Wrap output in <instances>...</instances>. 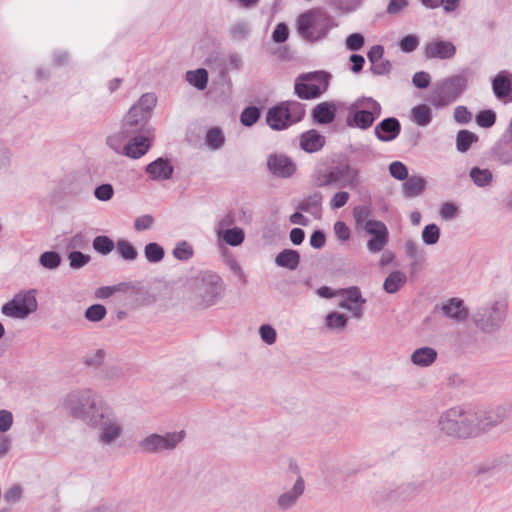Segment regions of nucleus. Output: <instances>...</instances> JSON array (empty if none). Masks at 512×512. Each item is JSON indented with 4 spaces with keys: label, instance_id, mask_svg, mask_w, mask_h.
<instances>
[{
    "label": "nucleus",
    "instance_id": "obj_1",
    "mask_svg": "<svg viewBox=\"0 0 512 512\" xmlns=\"http://www.w3.org/2000/svg\"><path fill=\"white\" fill-rule=\"evenodd\" d=\"M189 301L195 308L206 309L215 305L224 292L222 278L211 271H201L186 282Z\"/></svg>",
    "mask_w": 512,
    "mask_h": 512
},
{
    "label": "nucleus",
    "instance_id": "obj_2",
    "mask_svg": "<svg viewBox=\"0 0 512 512\" xmlns=\"http://www.w3.org/2000/svg\"><path fill=\"white\" fill-rule=\"evenodd\" d=\"M478 413L456 406L443 412L438 420L440 430L448 436L470 438L479 435Z\"/></svg>",
    "mask_w": 512,
    "mask_h": 512
},
{
    "label": "nucleus",
    "instance_id": "obj_3",
    "mask_svg": "<svg viewBox=\"0 0 512 512\" xmlns=\"http://www.w3.org/2000/svg\"><path fill=\"white\" fill-rule=\"evenodd\" d=\"M157 103L154 93L143 94L124 117L120 134L129 138L136 134H150L149 120Z\"/></svg>",
    "mask_w": 512,
    "mask_h": 512
},
{
    "label": "nucleus",
    "instance_id": "obj_4",
    "mask_svg": "<svg viewBox=\"0 0 512 512\" xmlns=\"http://www.w3.org/2000/svg\"><path fill=\"white\" fill-rule=\"evenodd\" d=\"M334 26V18L319 7L301 13L296 20L297 33L310 43L326 38Z\"/></svg>",
    "mask_w": 512,
    "mask_h": 512
},
{
    "label": "nucleus",
    "instance_id": "obj_5",
    "mask_svg": "<svg viewBox=\"0 0 512 512\" xmlns=\"http://www.w3.org/2000/svg\"><path fill=\"white\" fill-rule=\"evenodd\" d=\"M104 405L102 399L90 389L71 391L63 400V407L68 410L69 414L86 424L92 415L96 414V410Z\"/></svg>",
    "mask_w": 512,
    "mask_h": 512
},
{
    "label": "nucleus",
    "instance_id": "obj_6",
    "mask_svg": "<svg viewBox=\"0 0 512 512\" xmlns=\"http://www.w3.org/2000/svg\"><path fill=\"white\" fill-rule=\"evenodd\" d=\"M382 114V107L372 97H358L348 108L346 124L351 128L369 129Z\"/></svg>",
    "mask_w": 512,
    "mask_h": 512
},
{
    "label": "nucleus",
    "instance_id": "obj_7",
    "mask_svg": "<svg viewBox=\"0 0 512 512\" xmlns=\"http://www.w3.org/2000/svg\"><path fill=\"white\" fill-rule=\"evenodd\" d=\"M467 87L468 78L464 72L449 76L434 84L429 101L435 108H444L455 102Z\"/></svg>",
    "mask_w": 512,
    "mask_h": 512
},
{
    "label": "nucleus",
    "instance_id": "obj_8",
    "mask_svg": "<svg viewBox=\"0 0 512 512\" xmlns=\"http://www.w3.org/2000/svg\"><path fill=\"white\" fill-rule=\"evenodd\" d=\"M87 425L99 431L98 441L104 445L114 443L123 432L117 416L106 403L96 410V414L92 415Z\"/></svg>",
    "mask_w": 512,
    "mask_h": 512
},
{
    "label": "nucleus",
    "instance_id": "obj_9",
    "mask_svg": "<svg viewBox=\"0 0 512 512\" xmlns=\"http://www.w3.org/2000/svg\"><path fill=\"white\" fill-rule=\"evenodd\" d=\"M332 75L324 70L300 74L294 83V93L302 100L317 99L329 88Z\"/></svg>",
    "mask_w": 512,
    "mask_h": 512
},
{
    "label": "nucleus",
    "instance_id": "obj_10",
    "mask_svg": "<svg viewBox=\"0 0 512 512\" xmlns=\"http://www.w3.org/2000/svg\"><path fill=\"white\" fill-rule=\"evenodd\" d=\"M185 431L166 432L165 434L152 433L138 443L139 449L148 454H158L174 450L185 438Z\"/></svg>",
    "mask_w": 512,
    "mask_h": 512
},
{
    "label": "nucleus",
    "instance_id": "obj_11",
    "mask_svg": "<svg viewBox=\"0 0 512 512\" xmlns=\"http://www.w3.org/2000/svg\"><path fill=\"white\" fill-rule=\"evenodd\" d=\"M35 294L36 290L33 289L15 294L10 301L2 305V314L14 319H24L28 317L38 308Z\"/></svg>",
    "mask_w": 512,
    "mask_h": 512
},
{
    "label": "nucleus",
    "instance_id": "obj_12",
    "mask_svg": "<svg viewBox=\"0 0 512 512\" xmlns=\"http://www.w3.org/2000/svg\"><path fill=\"white\" fill-rule=\"evenodd\" d=\"M505 317V311L495 303L491 308L478 310L473 316V321L480 330L491 333L499 329Z\"/></svg>",
    "mask_w": 512,
    "mask_h": 512
},
{
    "label": "nucleus",
    "instance_id": "obj_13",
    "mask_svg": "<svg viewBox=\"0 0 512 512\" xmlns=\"http://www.w3.org/2000/svg\"><path fill=\"white\" fill-rule=\"evenodd\" d=\"M364 229L371 235L367 241L368 250L372 253L382 251L389 241V231L385 223L380 220H368Z\"/></svg>",
    "mask_w": 512,
    "mask_h": 512
},
{
    "label": "nucleus",
    "instance_id": "obj_14",
    "mask_svg": "<svg viewBox=\"0 0 512 512\" xmlns=\"http://www.w3.org/2000/svg\"><path fill=\"white\" fill-rule=\"evenodd\" d=\"M489 159L503 166H512V132L506 128L489 151Z\"/></svg>",
    "mask_w": 512,
    "mask_h": 512
},
{
    "label": "nucleus",
    "instance_id": "obj_15",
    "mask_svg": "<svg viewBox=\"0 0 512 512\" xmlns=\"http://www.w3.org/2000/svg\"><path fill=\"white\" fill-rule=\"evenodd\" d=\"M267 167L272 175L282 179L292 177L297 169L295 162L290 157L278 153L268 156Z\"/></svg>",
    "mask_w": 512,
    "mask_h": 512
},
{
    "label": "nucleus",
    "instance_id": "obj_16",
    "mask_svg": "<svg viewBox=\"0 0 512 512\" xmlns=\"http://www.w3.org/2000/svg\"><path fill=\"white\" fill-rule=\"evenodd\" d=\"M287 106L282 101L267 110L266 123L272 130L282 131L293 125Z\"/></svg>",
    "mask_w": 512,
    "mask_h": 512
},
{
    "label": "nucleus",
    "instance_id": "obj_17",
    "mask_svg": "<svg viewBox=\"0 0 512 512\" xmlns=\"http://www.w3.org/2000/svg\"><path fill=\"white\" fill-rule=\"evenodd\" d=\"M456 54V46L449 40L433 39L424 46V56L427 59H451Z\"/></svg>",
    "mask_w": 512,
    "mask_h": 512
},
{
    "label": "nucleus",
    "instance_id": "obj_18",
    "mask_svg": "<svg viewBox=\"0 0 512 512\" xmlns=\"http://www.w3.org/2000/svg\"><path fill=\"white\" fill-rule=\"evenodd\" d=\"M438 308L442 311L446 318L453 320L456 323L465 322L469 318V310L464 304V300L457 297L449 298L440 306L436 305L434 310Z\"/></svg>",
    "mask_w": 512,
    "mask_h": 512
},
{
    "label": "nucleus",
    "instance_id": "obj_19",
    "mask_svg": "<svg viewBox=\"0 0 512 512\" xmlns=\"http://www.w3.org/2000/svg\"><path fill=\"white\" fill-rule=\"evenodd\" d=\"M149 179L153 181L170 180L174 174V166L171 160L165 157H158L154 161L148 163L144 168Z\"/></svg>",
    "mask_w": 512,
    "mask_h": 512
},
{
    "label": "nucleus",
    "instance_id": "obj_20",
    "mask_svg": "<svg viewBox=\"0 0 512 512\" xmlns=\"http://www.w3.org/2000/svg\"><path fill=\"white\" fill-rule=\"evenodd\" d=\"M492 90L495 97L508 103L512 101V73L507 70L499 71L492 79Z\"/></svg>",
    "mask_w": 512,
    "mask_h": 512
},
{
    "label": "nucleus",
    "instance_id": "obj_21",
    "mask_svg": "<svg viewBox=\"0 0 512 512\" xmlns=\"http://www.w3.org/2000/svg\"><path fill=\"white\" fill-rule=\"evenodd\" d=\"M62 190L65 196L77 199H83L89 194L86 177L78 174L67 175L62 181Z\"/></svg>",
    "mask_w": 512,
    "mask_h": 512
},
{
    "label": "nucleus",
    "instance_id": "obj_22",
    "mask_svg": "<svg viewBox=\"0 0 512 512\" xmlns=\"http://www.w3.org/2000/svg\"><path fill=\"white\" fill-rule=\"evenodd\" d=\"M305 491V481L299 476L293 487L280 494L276 500V506L281 511H288L295 507Z\"/></svg>",
    "mask_w": 512,
    "mask_h": 512
},
{
    "label": "nucleus",
    "instance_id": "obj_23",
    "mask_svg": "<svg viewBox=\"0 0 512 512\" xmlns=\"http://www.w3.org/2000/svg\"><path fill=\"white\" fill-rule=\"evenodd\" d=\"M401 123L398 118L391 116L384 118L374 127V134L381 142H391L401 133Z\"/></svg>",
    "mask_w": 512,
    "mask_h": 512
},
{
    "label": "nucleus",
    "instance_id": "obj_24",
    "mask_svg": "<svg viewBox=\"0 0 512 512\" xmlns=\"http://www.w3.org/2000/svg\"><path fill=\"white\" fill-rule=\"evenodd\" d=\"M148 135L136 134L130 136V140L124 145L122 153L131 159H139L144 156L151 147Z\"/></svg>",
    "mask_w": 512,
    "mask_h": 512
},
{
    "label": "nucleus",
    "instance_id": "obj_25",
    "mask_svg": "<svg viewBox=\"0 0 512 512\" xmlns=\"http://www.w3.org/2000/svg\"><path fill=\"white\" fill-rule=\"evenodd\" d=\"M343 180L341 160L337 165H331L325 169H319L316 172V185L318 187H327L330 185L341 187Z\"/></svg>",
    "mask_w": 512,
    "mask_h": 512
},
{
    "label": "nucleus",
    "instance_id": "obj_26",
    "mask_svg": "<svg viewBox=\"0 0 512 512\" xmlns=\"http://www.w3.org/2000/svg\"><path fill=\"white\" fill-rule=\"evenodd\" d=\"M337 106L333 101H325L317 104L311 112L312 119L319 125L332 123L336 118Z\"/></svg>",
    "mask_w": 512,
    "mask_h": 512
},
{
    "label": "nucleus",
    "instance_id": "obj_27",
    "mask_svg": "<svg viewBox=\"0 0 512 512\" xmlns=\"http://www.w3.org/2000/svg\"><path fill=\"white\" fill-rule=\"evenodd\" d=\"M506 418V409L497 407L484 413H478L479 434L499 425Z\"/></svg>",
    "mask_w": 512,
    "mask_h": 512
},
{
    "label": "nucleus",
    "instance_id": "obj_28",
    "mask_svg": "<svg viewBox=\"0 0 512 512\" xmlns=\"http://www.w3.org/2000/svg\"><path fill=\"white\" fill-rule=\"evenodd\" d=\"M325 137L317 130L310 129L300 136V148L307 153H315L325 145Z\"/></svg>",
    "mask_w": 512,
    "mask_h": 512
},
{
    "label": "nucleus",
    "instance_id": "obj_29",
    "mask_svg": "<svg viewBox=\"0 0 512 512\" xmlns=\"http://www.w3.org/2000/svg\"><path fill=\"white\" fill-rule=\"evenodd\" d=\"M299 251L291 248H285L280 251L275 257V264L280 268H285L294 271L300 264Z\"/></svg>",
    "mask_w": 512,
    "mask_h": 512
},
{
    "label": "nucleus",
    "instance_id": "obj_30",
    "mask_svg": "<svg viewBox=\"0 0 512 512\" xmlns=\"http://www.w3.org/2000/svg\"><path fill=\"white\" fill-rule=\"evenodd\" d=\"M402 184V192L406 198H414L421 195L425 189L427 182L426 180L417 175H413L404 180Z\"/></svg>",
    "mask_w": 512,
    "mask_h": 512
},
{
    "label": "nucleus",
    "instance_id": "obj_31",
    "mask_svg": "<svg viewBox=\"0 0 512 512\" xmlns=\"http://www.w3.org/2000/svg\"><path fill=\"white\" fill-rule=\"evenodd\" d=\"M437 355V351L432 347H420L411 354V362L419 367H428L436 361Z\"/></svg>",
    "mask_w": 512,
    "mask_h": 512
},
{
    "label": "nucleus",
    "instance_id": "obj_32",
    "mask_svg": "<svg viewBox=\"0 0 512 512\" xmlns=\"http://www.w3.org/2000/svg\"><path fill=\"white\" fill-rule=\"evenodd\" d=\"M426 487L425 481H412L407 483L400 484V490L398 491V497H400L401 502H407L414 499L421 492L424 491Z\"/></svg>",
    "mask_w": 512,
    "mask_h": 512
},
{
    "label": "nucleus",
    "instance_id": "obj_33",
    "mask_svg": "<svg viewBox=\"0 0 512 512\" xmlns=\"http://www.w3.org/2000/svg\"><path fill=\"white\" fill-rule=\"evenodd\" d=\"M407 276L400 270L392 271L384 280L383 290L388 294L397 293L406 283Z\"/></svg>",
    "mask_w": 512,
    "mask_h": 512
},
{
    "label": "nucleus",
    "instance_id": "obj_34",
    "mask_svg": "<svg viewBox=\"0 0 512 512\" xmlns=\"http://www.w3.org/2000/svg\"><path fill=\"white\" fill-rule=\"evenodd\" d=\"M478 141L479 136L476 133L467 129H461L456 134V149L460 153H466Z\"/></svg>",
    "mask_w": 512,
    "mask_h": 512
},
{
    "label": "nucleus",
    "instance_id": "obj_35",
    "mask_svg": "<svg viewBox=\"0 0 512 512\" xmlns=\"http://www.w3.org/2000/svg\"><path fill=\"white\" fill-rule=\"evenodd\" d=\"M341 166L344 179L341 187L357 186L359 184L360 170L357 167H353L347 157L341 158Z\"/></svg>",
    "mask_w": 512,
    "mask_h": 512
},
{
    "label": "nucleus",
    "instance_id": "obj_36",
    "mask_svg": "<svg viewBox=\"0 0 512 512\" xmlns=\"http://www.w3.org/2000/svg\"><path fill=\"white\" fill-rule=\"evenodd\" d=\"M432 109L429 105L422 103L411 109V120L418 126L425 127L432 121Z\"/></svg>",
    "mask_w": 512,
    "mask_h": 512
},
{
    "label": "nucleus",
    "instance_id": "obj_37",
    "mask_svg": "<svg viewBox=\"0 0 512 512\" xmlns=\"http://www.w3.org/2000/svg\"><path fill=\"white\" fill-rule=\"evenodd\" d=\"M186 81L197 90L203 91L207 88L209 75L205 68H198L186 72Z\"/></svg>",
    "mask_w": 512,
    "mask_h": 512
},
{
    "label": "nucleus",
    "instance_id": "obj_38",
    "mask_svg": "<svg viewBox=\"0 0 512 512\" xmlns=\"http://www.w3.org/2000/svg\"><path fill=\"white\" fill-rule=\"evenodd\" d=\"M469 177L472 182L480 188L489 186L493 181V174L488 168L474 166L469 171Z\"/></svg>",
    "mask_w": 512,
    "mask_h": 512
},
{
    "label": "nucleus",
    "instance_id": "obj_39",
    "mask_svg": "<svg viewBox=\"0 0 512 512\" xmlns=\"http://www.w3.org/2000/svg\"><path fill=\"white\" fill-rule=\"evenodd\" d=\"M204 141L211 150H219L225 144V135L220 127H211L207 130Z\"/></svg>",
    "mask_w": 512,
    "mask_h": 512
},
{
    "label": "nucleus",
    "instance_id": "obj_40",
    "mask_svg": "<svg viewBox=\"0 0 512 512\" xmlns=\"http://www.w3.org/2000/svg\"><path fill=\"white\" fill-rule=\"evenodd\" d=\"M115 248L119 257L127 262L135 261L139 255L135 246L126 239H118Z\"/></svg>",
    "mask_w": 512,
    "mask_h": 512
},
{
    "label": "nucleus",
    "instance_id": "obj_41",
    "mask_svg": "<svg viewBox=\"0 0 512 512\" xmlns=\"http://www.w3.org/2000/svg\"><path fill=\"white\" fill-rule=\"evenodd\" d=\"M322 194L319 191L314 192L299 202L297 210L314 215V210H318L322 204Z\"/></svg>",
    "mask_w": 512,
    "mask_h": 512
},
{
    "label": "nucleus",
    "instance_id": "obj_42",
    "mask_svg": "<svg viewBox=\"0 0 512 512\" xmlns=\"http://www.w3.org/2000/svg\"><path fill=\"white\" fill-rule=\"evenodd\" d=\"M400 490V484H390L388 486H383L379 490L375 492V501L377 502H401L400 497H398V491Z\"/></svg>",
    "mask_w": 512,
    "mask_h": 512
},
{
    "label": "nucleus",
    "instance_id": "obj_43",
    "mask_svg": "<svg viewBox=\"0 0 512 512\" xmlns=\"http://www.w3.org/2000/svg\"><path fill=\"white\" fill-rule=\"evenodd\" d=\"M116 243L107 235H98L92 241L93 249L100 255L106 256L111 253Z\"/></svg>",
    "mask_w": 512,
    "mask_h": 512
},
{
    "label": "nucleus",
    "instance_id": "obj_44",
    "mask_svg": "<svg viewBox=\"0 0 512 512\" xmlns=\"http://www.w3.org/2000/svg\"><path fill=\"white\" fill-rule=\"evenodd\" d=\"M222 239L226 244L237 247L244 242L245 233L242 228L235 226L226 229L222 234Z\"/></svg>",
    "mask_w": 512,
    "mask_h": 512
},
{
    "label": "nucleus",
    "instance_id": "obj_45",
    "mask_svg": "<svg viewBox=\"0 0 512 512\" xmlns=\"http://www.w3.org/2000/svg\"><path fill=\"white\" fill-rule=\"evenodd\" d=\"M144 256L149 263H159L165 256V250L159 243L150 242L144 247Z\"/></svg>",
    "mask_w": 512,
    "mask_h": 512
},
{
    "label": "nucleus",
    "instance_id": "obj_46",
    "mask_svg": "<svg viewBox=\"0 0 512 512\" xmlns=\"http://www.w3.org/2000/svg\"><path fill=\"white\" fill-rule=\"evenodd\" d=\"M497 115L493 109H483L475 115L476 124L484 129L493 127L496 123Z\"/></svg>",
    "mask_w": 512,
    "mask_h": 512
},
{
    "label": "nucleus",
    "instance_id": "obj_47",
    "mask_svg": "<svg viewBox=\"0 0 512 512\" xmlns=\"http://www.w3.org/2000/svg\"><path fill=\"white\" fill-rule=\"evenodd\" d=\"M339 295L344 296L351 305L365 304L366 299L362 296L361 290L358 286H350L347 288L339 289Z\"/></svg>",
    "mask_w": 512,
    "mask_h": 512
},
{
    "label": "nucleus",
    "instance_id": "obj_48",
    "mask_svg": "<svg viewBox=\"0 0 512 512\" xmlns=\"http://www.w3.org/2000/svg\"><path fill=\"white\" fill-rule=\"evenodd\" d=\"M261 116V108L257 106H247L240 114V122L245 127H252Z\"/></svg>",
    "mask_w": 512,
    "mask_h": 512
},
{
    "label": "nucleus",
    "instance_id": "obj_49",
    "mask_svg": "<svg viewBox=\"0 0 512 512\" xmlns=\"http://www.w3.org/2000/svg\"><path fill=\"white\" fill-rule=\"evenodd\" d=\"M62 258L56 251H45L39 257L40 265L49 270L58 268L61 264Z\"/></svg>",
    "mask_w": 512,
    "mask_h": 512
},
{
    "label": "nucleus",
    "instance_id": "obj_50",
    "mask_svg": "<svg viewBox=\"0 0 512 512\" xmlns=\"http://www.w3.org/2000/svg\"><path fill=\"white\" fill-rule=\"evenodd\" d=\"M440 234L439 226L435 223H430L423 228L421 238L424 244L435 245L439 241Z\"/></svg>",
    "mask_w": 512,
    "mask_h": 512
},
{
    "label": "nucleus",
    "instance_id": "obj_51",
    "mask_svg": "<svg viewBox=\"0 0 512 512\" xmlns=\"http://www.w3.org/2000/svg\"><path fill=\"white\" fill-rule=\"evenodd\" d=\"M173 256L180 261H188L194 255L193 247L185 240L176 243L173 251Z\"/></svg>",
    "mask_w": 512,
    "mask_h": 512
},
{
    "label": "nucleus",
    "instance_id": "obj_52",
    "mask_svg": "<svg viewBox=\"0 0 512 512\" xmlns=\"http://www.w3.org/2000/svg\"><path fill=\"white\" fill-rule=\"evenodd\" d=\"M107 309L103 304H92L84 312V317L90 322H100L105 318Z\"/></svg>",
    "mask_w": 512,
    "mask_h": 512
},
{
    "label": "nucleus",
    "instance_id": "obj_53",
    "mask_svg": "<svg viewBox=\"0 0 512 512\" xmlns=\"http://www.w3.org/2000/svg\"><path fill=\"white\" fill-rule=\"evenodd\" d=\"M348 324V317L340 312L332 311L326 315V327L329 329H344Z\"/></svg>",
    "mask_w": 512,
    "mask_h": 512
},
{
    "label": "nucleus",
    "instance_id": "obj_54",
    "mask_svg": "<svg viewBox=\"0 0 512 512\" xmlns=\"http://www.w3.org/2000/svg\"><path fill=\"white\" fill-rule=\"evenodd\" d=\"M69 266L71 269L77 270L87 265L91 257L88 254H84L78 250H72L68 253Z\"/></svg>",
    "mask_w": 512,
    "mask_h": 512
},
{
    "label": "nucleus",
    "instance_id": "obj_55",
    "mask_svg": "<svg viewBox=\"0 0 512 512\" xmlns=\"http://www.w3.org/2000/svg\"><path fill=\"white\" fill-rule=\"evenodd\" d=\"M284 102L288 105L287 108L293 124L300 122L306 113L304 104L294 100H287Z\"/></svg>",
    "mask_w": 512,
    "mask_h": 512
},
{
    "label": "nucleus",
    "instance_id": "obj_56",
    "mask_svg": "<svg viewBox=\"0 0 512 512\" xmlns=\"http://www.w3.org/2000/svg\"><path fill=\"white\" fill-rule=\"evenodd\" d=\"M419 43L420 40L416 34H407L399 40L398 47L404 53H412L418 48Z\"/></svg>",
    "mask_w": 512,
    "mask_h": 512
},
{
    "label": "nucleus",
    "instance_id": "obj_57",
    "mask_svg": "<svg viewBox=\"0 0 512 512\" xmlns=\"http://www.w3.org/2000/svg\"><path fill=\"white\" fill-rule=\"evenodd\" d=\"M390 175L399 181H404L409 177L407 166L401 161H393L388 167Z\"/></svg>",
    "mask_w": 512,
    "mask_h": 512
},
{
    "label": "nucleus",
    "instance_id": "obj_58",
    "mask_svg": "<svg viewBox=\"0 0 512 512\" xmlns=\"http://www.w3.org/2000/svg\"><path fill=\"white\" fill-rule=\"evenodd\" d=\"M114 193V187L110 183H102L97 185L94 189V197L101 202H107L111 200L114 196Z\"/></svg>",
    "mask_w": 512,
    "mask_h": 512
},
{
    "label": "nucleus",
    "instance_id": "obj_59",
    "mask_svg": "<svg viewBox=\"0 0 512 512\" xmlns=\"http://www.w3.org/2000/svg\"><path fill=\"white\" fill-rule=\"evenodd\" d=\"M229 33L234 41L240 42L248 37L250 29L247 23L238 22L231 26Z\"/></svg>",
    "mask_w": 512,
    "mask_h": 512
},
{
    "label": "nucleus",
    "instance_id": "obj_60",
    "mask_svg": "<svg viewBox=\"0 0 512 512\" xmlns=\"http://www.w3.org/2000/svg\"><path fill=\"white\" fill-rule=\"evenodd\" d=\"M365 44L364 35L358 32L351 33L345 39L346 49L349 51H359Z\"/></svg>",
    "mask_w": 512,
    "mask_h": 512
},
{
    "label": "nucleus",
    "instance_id": "obj_61",
    "mask_svg": "<svg viewBox=\"0 0 512 512\" xmlns=\"http://www.w3.org/2000/svg\"><path fill=\"white\" fill-rule=\"evenodd\" d=\"M406 256L411 260L425 261V251L419 249L418 245L411 239L405 243Z\"/></svg>",
    "mask_w": 512,
    "mask_h": 512
},
{
    "label": "nucleus",
    "instance_id": "obj_62",
    "mask_svg": "<svg viewBox=\"0 0 512 512\" xmlns=\"http://www.w3.org/2000/svg\"><path fill=\"white\" fill-rule=\"evenodd\" d=\"M289 33L288 25L284 22H280L275 26L272 32V41L277 44H282L288 40Z\"/></svg>",
    "mask_w": 512,
    "mask_h": 512
},
{
    "label": "nucleus",
    "instance_id": "obj_63",
    "mask_svg": "<svg viewBox=\"0 0 512 512\" xmlns=\"http://www.w3.org/2000/svg\"><path fill=\"white\" fill-rule=\"evenodd\" d=\"M259 334L262 341L268 345H272L276 342L277 333L275 328L270 324H262L259 327Z\"/></svg>",
    "mask_w": 512,
    "mask_h": 512
},
{
    "label": "nucleus",
    "instance_id": "obj_64",
    "mask_svg": "<svg viewBox=\"0 0 512 512\" xmlns=\"http://www.w3.org/2000/svg\"><path fill=\"white\" fill-rule=\"evenodd\" d=\"M454 120L461 125L468 124L472 120V113L466 106L459 105L454 109Z\"/></svg>",
    "mask_w": 512,
    "mask_h": 512
}]
</instances>
